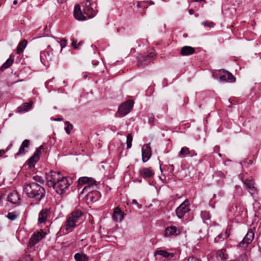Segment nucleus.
Listing matches in <instances>:
<instances>
[{"instance_id":"obj_1","label":"nucleus","mask_w":261,"mask_h":261,"mask_svg":"<svg viewBox=\"0 0 261 261\" xmlns=\"http://www.w3.org/2000/svg\"><path fill=\"white\" fill-rule=\"evenodd\" d=\"M23 191L28 197L37 202L40 201L45 196V189L39 184L31 182L24 186Z\"/></svg>"},{"instance_id":"obj_2","label":"nucleus","mask_w":261,"mask_h":261,"mask_svg":"<svg viewBox=\"0 0 261 261\" xmlns=\"http://www.w3.org/2000/svg\"><path fill=\"white\" fill-rule=\"evenodd\" d=\"M83 213L78 210H74L67 217L64 226L60 229V231L64 234L68 233L73 230L79 225V222L82 220Z\"/></svg>"},{"instance_id":"obj_3","label":"nucleus","mask_w":261,"mask_h":261,"mask_svg":"<svg viewBox=\"0 0 261 261\" xmlns=\"http://www.w3.org/2000/svg\"><path fill=\"white\" fill-rule=\"evenodd\" d=\"M71 183V178L63 176L62 178L57 181L53 188L58 194L62 195Z\"/></svg>"},{"instance_id":"obj_4","label":"nucleus","mask_w":261,"mask_h":261,"mask_svg":"<svg viewBox=\"0 0 261 261\" xmlns=\"http://www.w3.org/2000/svg\"><path fill=\"white\" fill-rule=\"evenodd\" d=\"M63 175L60 172L51 170L46 173V180L47 185L48 187H53L55 184L58 181Z\"/></svg>"},{"instance_id":"obj_5","label":"nucleus","mask_w":261,"mask_h":261,"mask_svg":"<svg viewBox=\"0 0 261 261\" xmlns=\"http://www.w3.org/2000/svg\"><path fill=\"white\" fill-rule=\"evenodd\" d=\"M96 8V4L95 3V1L87 0L85 7L83 9L84 13L86 14L88 17L92 18L97 13V11L95 9Z\"/></svg>"},{"instance_id":"obj_6","label":"nucleus","mask_w":261,"mask_h":261,"mask_svg":"<svg viewBox=\"0 0 261 261\" xmlns=\"http://www.w3.org/2000/svg\"><path fill=\"white\" fill-rule=\"evenodd\" d=\"M244 187L253 197H255L258 194V190L255 186L254 180L252 178L242 180Z\"/></svg>"},{"instance_id":"obj_7","label":"nucleus","mask_w":261,"mask_h":261,"mask_svg":"<svg viewBox=\"0 0 261 261\" xmlns=\"http://www.w3.org/2000/svg\"><path fill=\"white\" fill-rule=\"evenodd\" d=\"M155 56L153 53H150L147 55H140L138 57L137 66L140 68H144L146 66L151 63Z\"/></svg>"},{"instance_id":"obj_8","label":"nucleus","mask_w":261,"mask_h":261,"mask_svg":"<svg viewBox=\"0 0 261 261\" xmlns=\"http://www.w3.org/2000/svg\"><path fill=\"white\" fill-rule=\"evenodd\" d=\"M53 49L50 46L48 45L45 50L41 51L40 61L44 65L46 66L47 64L53 60Z\"/></svg>"},{"instance_id":"obj_9","label":"nucleus","mask_w":261,"mask_h":261,"mask_svg":"<svg viewBox=\"0 0 261 261\" xmlns=\"http://www.w3.org/2000/svg\"><path fill=\"white\" fill-rule=\"evenodd\" d=\"M133 106L134 102L132 100H127L119 107L117 113L120 117H124L130 112Z\"/></svg>"},{"instance_id":"obj_10","label":"nucleus","mask_w":261,"mask_h":261,"mask_svg":"<svg viewBox=\"0 0 261 261\" xmlns=\"http://www.w3.org/2000/svg\"><path fill=\"white\" fill-rule=\"evenodd\" d=\"M46 233L42 230L34 232L30 239L28 247L30 248L33 247L43 239Z\"/></svg>"},{"instance_id":"obj_11","label":"nucleus","mask_w":261,"mask_h":261,"mask_svg":"<svg viewBox=\"0 0 261 261\" xmlns=\"http://www.w3.org/2000/svg\"><path fill=\"white\" fill-rule=\"evenodd\" d=\"M254 237V233L251 229L248 230L245 237L238 245V247L246 248L251 243Z\"/></svg>"},{"instance_id":"obj_12","label":"nucleus","mask_w":261,"mask_h":261,"mask_svg":"<svg viewBox=\"0 0 261 261\" xmlns=\"http://www.w3.org/2000/svg\"><path fill=\"white\" fill-rule=\"evenodd\" d=\"M190 211L189 201L186 199L176 209V214L178 218L181 219Z\"/></svg>"},{"instance_id":"obj_13","label":"nucleus","mask_w":261,"mask_h":261,"mask_svg":"<svg viewBox=\"0 0 261 261\" xmlns=\"http://www.w3.org/2000/svg\"><path fill=\"white\" fill-rule=\"evenodd\" d=\"M181 229L179 227L171 225L166 227L164 236L166 238L177 237L181 233Z\"/></svg>"},{"instance_id":"obj_14","label":"nucleus","mask_w":261,"mask_h":261,"mask_svg":"<svg viewBox=\"0 0 261 261\" xmlns=\"http://www.w3.org/2000/svg\"><path fill=\"white\" fill-rule=\"evenodd\" d=\"M221 73H224L223 75H220L219 80L221 82L233 83L236 81V79L233 75L228 71L224 69L220 70Z\"/></svg>"},{"instance_id":"obj_15","label":"nucleus","mask_w":261,"mask_h":261,"mask_svg":"<svg viewBox=\"0 0 261 261\" xmlns=\"http://www.w3.org/2000/svg\"><path fill=\"white\" fill-rule=\"evenodd\" d=\"M152 154L151 147L148 144H145L142 147V158L144 163L147 162Z\"/></svg>"},{"instance_id":"obj_16","label":"nucleus","mask_w":261,"mask_h":261,"mask_svg":"<svg viewBox=\"0 0 261 261\" xmlns=\"http://www.w3.org/2000/svg\"><path fill=\"white\" fill-rule=\"evenodd\" d=\"M101 196V193L97 190H91L86 195L87 200L92 202L98 201Z\"/></svg>"},{"instance_id":"obj_17","label":"nucleus","mask_w":261,"mask_h":261,"mask_svg":"<svg viewBox=\"0 0 261 261\" xmlns=\"http://www.w3.org/2000/svg\"><path fill=\"white\" fill-rule=\"evenodd\" d=\"M73 14L75 18L80 21L87 20V17L82 13L80 5L76 4L74 6Z\"/></svg>"},{"instance_id":"obj_18","label":"nucleus","mask_w":261,"mask_h":261,"mask_svg":"<svg viewBox=\"0 0 261 261\" xmlns=\"http://www.w3.org/2000/svg\"><path fill=\"white\" fill-rule=\"evenodd\" d=\"M125 214L122 212L119 206H117L114 211L113 219L115 222H121L123 219Z\"/></svg>"},{"instance_id":"obj_19","label":"nucleus","mask_w":261,"mask_h":261,"mask_svg":"<svg viewBox=\"0 0 261 261\" xmlns=\"http://www.w3.org/2000/svg\"><path fill=\"white\" fill-rule=\"evenodd\" d=\"M79 185L80 186L86 185H96V181L92 177H88L86 176L81 177L78 180Z\"/></svg>"},{"instance_id":"obj_20","label":"nucleus","mask_w":261,"mask_h":261,"mask_svg":"<svg viewBox=\"0 0 261 261\" xmlns=\"http://www.w3.org/2000/svg\"><path fill=\"white\" fill-rule=\"evenodd\" d=\"M140 174L144 178H149L152 177L154 172L151 168H142L139 171Z\"/></svg>"},{"instance_id":"obj_21","label":"nucleus","mask_w":261,"mask_h":261,"mask_svg":"<svg viewBox=\"0 0 261 261\" xmlns=\"http://www.w3.org/2000/svg\"><path fill=\"white\" fill-rule=\"evenodd\" d=\"M20 200L18 193L14 191L10 193L7 197V201L15 204L18 203Z\"/></svg>"},{"instance_id":"obj_22","label":"nucleus","mask_w":261,"mask_h":261,"mask_svg":"<svg viewBox=\"0 0 261 261\" xmlns=\"http://www.w3.org/2000/svg\"><path fill=\"white\" fill-rule=\"evenodd\" d=\"M50 213V212L49 209L44 208L42 210L39 214L38 223H45L46 219L49 215Z\"/></svg>"},{"instance_id":"obj_23","label":"nucleus","mask_w":261,"mask_h":261,"mask_svg":"<svg viewBox=\"0 0 261 261\" xmlns=\"http://www.w3.org/2000/svg\"><path fill=\"white\" fill-rule=\"evenodd\" d=\"M30 145V140L28 139L24 140L21 143L18 151L15 154V156L23 155L27 152L25 150V148H28Z\"/></svg>"},{"instance_id":"obj_24","label":"nucleus","mask_w":261,"mask_h":261,"mask_svg":"<svg viewBox=\"0 0 261 261\" xmlns=\"http://www.w3.org/2000/svg\"><path fill=\"white\" fill-rule=\"evenodd\" d=\"M195 48L190 46L182 47L180 50V54L182 56H189L195 53Z\"/></svg>"},{"instance_id":"obj_25","label":"nucleus","mask_w":261,"mask_h":261,"mask_svg":"<svg viewBox=\"0 0 261 261\" xmlns=\"http://www.w3.org/2000/svg\"><path fill=\"white\" fill-rule=\"evenodd\" d=\"M14 60V55L11 54L10 57L0 67V71H3L5 69L9 68L13 63Z\"/></svg>"},{"instance_id":"obj_26","label":"nucleus","mask_w":261,"mask_h":261,"mask_svg":"<svg viewBox=\"0 0 261 261\" xmlns=\"http://www.w3.org/2000/svg\"><path fill=\"white\" fill-rule=\"evenodd\" d=\"M74 258L75 261H88V256L84 253H76L74 255Z\"/></svg>"},{"instance_id":"obj_27","label":"nucleus","mask_w":261,"mask_h":261,"mask_svg":"<svg viewBox=\"0 0 261 261\" xmlns=\"http://www.w3.org/2000/svg\"><path fill=\"white\" fill-rule=\"evenodd\" d=\"M39 160V158H37L34 155H32L27 161V163L29 167H34L36 163Z\"/></svg>"},{"instance_id":"obj_28","label":"nucleus","mask_w":261,"mask_h":261,"mask_svg":"<svg viewBox=\"0 0 261 261\" xmlns=\"http://www.w3.org/2000/svg\"><path fill=\"white\" fill-rule=\"evenodd\" d=\"M32 106V103H24L17 108V112L19 113L25 112L29 110Z\"/></svg>"},{"instance_id":"obj_29","label":"nucleus","mask_w":261,"mask_h":261,"mask_svg":"<svg viewBox=\"0 0 261 261\" xmlns=\"http://www.w3.org/2000/svg\"><path fill=\"white\" fill-rule=\"evenodd\" d=\"M27 45V41L25 40H23L21 42H20L17 47L16 49V54H20L23 51L24 49L25 48Z\"/></svg>"},{"instance_id":"obj_30","label":"nucleus","mask_w":261,"mask_h":261,"mask_svg":"<svg viewBox=\"0 0 261 261\" xmlns=\"http://www.w3.org/2000/svg\"><path fill=\"white\" fill-rule=\"evenodd\" d=\"M216 256L223 260H225L228 257V255L226 253V250L225 249L218 250L216 252Z\"/></svg>"},{"instance_id":"obj_31","label":"nucleus","mask_w":261,"mask_h":261,"mask_svg":"<svg viewBox=\"0 0 261 261\" xmlns=\"http://www.w3.org/2000/svg\"><path fill=\"white\" fill-rule=\"evenodd\" d=\"M154 254L162 255V256L165 257V258H169L170 257H171L173 256V254L170 253L168 252L167 251H166L165 250H158V251H155L154 253Z\"/></svg>"},{"instance_id":"obj_32","label":"nucleus","mask_w":261,"mask_h":261,"mask_svg":"<svg viewBox=\"0 0 261 261\" xmlns=\"http://www.w3.org/2000/svg\"><path fill=\"white\" fill-rule=\"evenodd\" d=\"M189 154H190L189 148L187 147H183L181 148L178 156L180 158H184L186 155H189Z\"/></svg>"},{"instance_id":"obj_33","label":"nucleus","mask_w":261,"mask_h":261,"mask_svg":"<svg viewBox=\"0 0 261 261\" xmlns=\"http://www.w3.org/2000/svg\"><path fill=\"white\" fill-rule=\"evenodd\" d=\"M201 217L204 223H206V221L209 220L211 218L210 213L206 211H203L201 212Z\"/></svg>"},{"instance_id":"obj_34","label":"nucleus","mask_w":261,"mask_h":261,"mask_svg":"<svg viewBox=\"0 0 261 261\" xmlns=\"http://www.w3.org/2000/svg\"><path fill=\"white\" fill-rule=\"evenodd\" d=\"M32 178L35 181V182H36L37 184H39L41 186L43 185L44 184V179L42 176L36 175L33 176Z\"/></svg>"},{"instance_id":"obj_35","label":"nucleus","mask_w":261,"mask_h":261,"mask_svg":"<svg viewBox=\"0 0 261 261\" xmlns=\"http://www.w3.org/2000/svg\"><path fill=\"white\" fill-rule=\"evenodd\" d=\"M71 40L72 41L71 45L74 49H79L80 48V46H81L83 45V42L82 41H80L78 44H77L76 39H75L74 38H72L71 39Z\"/></svg>"},{"instance_id":"obj_36","label":"nucleus","mask_w":261,"mask_h":261,"mask_svg":"<svg viewBox=\"0 0 261 261\" xmlns=\"http://www.w3.org/2000/svg\"><path fill=\"white\" fill-rule=\"evenodd\" d=\"M94 186V185H89L85 186L82 190V191L81 192V195L84 194V193L86 194L88 193V192H90L91 190H93V188Z\"/></svg>"},{"instance_id":"obj_37","label":"nucleus","mask_w":261,"mask_h":261,"mask_svg":"<svg viewBox=\"0 0 261 261\" xmlns=\"http://www.w3.org/2000/svg\"><path fill=\"white\" fill-rule=\"evenodd\" d=\"M213 177L214 179L216 178L217 177L223 179L225 177V175L223 172L221 171H217L214 173L213 175Z\"/></svg>"},{"instance_id":"obj_38","label":"nucleus","mask_w":261,"mask_h":261,"mask_svg":"<svg viewBox=\"0 0 261 261\" xmlns=\"http://www.w3.org/2000/svg\"><path fill=\"white\" fill-rule=\"evenodd\" d=\"M132 141H133V136L131 134H128L126 137L127 148H130L132 147Z\"/></svg>"},{"instance_id":"obj_39","label":"nucleus","mask_w":261,"mask_h":261,"mask_svg":"<svg viewBox=\"0 0 261 261\" xmlns=\"http://www.w3.org/2000/svg\"><path fill=\"white\" fill-rule=\"evenodd\" d=\"M7 218L11 221L15 220L18 217L16 212H9L6 216Z\"/></svg>"},{"instance_id":"obj_40","label":"nucleus","mask_w":261,"mask_h":261,"mask_svg":"<svg viewBox=\"0 0 261 261\" xmlns=\"http://www.w3.org/2000/svg\"><path fill=\"white\" fill-rule=\"evenodd\" d=\"M66 126L65 127V130L67 134H70L71 130L72 129L73 126L68 121L66 122Z\"/></svg>"},{"instance_id":"obj_41","label":"nucleus","mask_w":261,"mask_h":261,"mask_svg":"<svg viewBox=\"0 0 261 261\" xmlns=\"http://www.w3.org/2000/svg\"><path fill=\"white\" fill-rule=\"evenodd\" d=\"M137 6L138 8L146 9L148 8V2L146 1L138 2Z\"/></svg>"},{"instance_id":"obj_42","label":"nucleus","mask_w":261,"mask_h":261,"mask_svg":"<svg viewBox=\"0 0 261 261\" xmlns=\"http://www.w3.org/2000/svg\"><path fill=\"white\" fill-rule=\"evenodd\" d=\"M202 25L209 28H213L215 23L213 21H204L202 22Z\"/></svg>"},{"instance_id":"obj_43","label":"nucleus","mask_w":261,"mask_h":261,"mask_svg":"<svg viewBox=\"0 0 261 261\" xmlns=\"http://www.w3.org/2000/svg\"><path fill=\"white\" fill-rule=\"evenodd\" d=\"M43 147V145H41L39 147L37 148L33 155H34V156H36L37 158H40V155L41 154V149H42Z\"/></svg>"},{"instance_id":"obj_44","label":"nucleus","mask_w":261,"mask_h":261,"mask_svg":"<svg viewBox=\"0 0 261 261\" xmlns=\"http://www.w3.org/2000/svg\"><path fill=\"white\" fill-rule=\"evenodd\" d=\"M148 123L150 124H152L154 120V116L153 114H148Z\"/></svg>"},{"instance_id":"obj_45","label":"nucleus","mask_w":261,"mask_h":261,"mask_svg":"<svg viewBox=\"0 0 261 261\" xmlns=\"http://www.w3.org/2000/svg\"><path fill=\"white\" fill-rule=\"evenodd\" d=\"M23 261H33L31 255L29 254H25L22 256Z\"/></svg>"},{"instance_id":"obj_46","label":"nucleus","mask_w":261,"mask_h":261,"mask_svg":"<svg viewBox=\"0 0 261 261\" xmlns=\"http://www.w3.org/2000/svg\"><path fill=\"white\" fill-rule=\"evenodd\" d=\"M60 46L61 47V51L62 50L63 48H64L66 46L67 41L65 39H62L60 40Z\"/></svg>"},{"instance_id":"obj_47","label":"nucleus","mask_w":261,"mask_h":261,"mask_svg":"<svg viewBox=\"0 0 261 261\" xmlns=\"http://www.w3.org/2000/svg\"><path fill=\"white\" fill-rule=\"evenodd\" d=\"M167 171L169 173H172L174 171V165L173 164H172V165L169 164L167 167Z\"/></svg>"},{"instance_id":"obj_48","label":"nucleus","mask_w":261,"mask_h":261,"mask_svg":"<svg viewBox=\"0 0 261 261\" xmlns=\"http://www.w3.org/2000/svg\"><path fill=\"white\" fill-rule=\"evenodd\" d=\"M224 239L223 234H219L215 238V242L217 243L219 241H222Z\"/></svg>"},{"instance_id":"obj_49","label":"nucleus","mask_w":261,"mask_h":261,"mask_svg":"<svg viewBox=\"0 0 261 261\" xmlns=\"http://www.w3.org/2000/svg\"><path fill=\"white\" fill-rule=\"evenodd\" d=\"M132 204L136 205L138 208L140 209L142 208V206L141 204H139L136 199H133L132 200Z\"/></svg>"},{"instance_id":"obj_50","label":"nucleus","mask_w":261,"mask_h":261,"mask_svg":"<svg viewBox=\"0 0 261 261\" xmlns=\"http://www.w3.org/2000/svg\"><path fill=\"white\" fill-rule=\"evenodd\" d=\"M188 261H200L197 258L194 257V256H191L189 257Z\"/></svg>"},{"instance_id":"obj_51","label":"nucleus","mask_w":261,"mask_h":261,"mask_svg":"<svg viewBox=\"0 0 261 261\" xmlns=\"http://www.w3.org/2000/svg\"><path fill=\"white\" fill-rule=\"evenodd\" d=\"M215 201L213 200V199H211L209 202V205L212 208L215 207Z\"/></svg>"},{"instance_id":"obj_52","label":"nucleus","mask_w":261,"mask_h":261,"mask_svg":"<svg viewBox=\"0 0 261 261\" xmlns=\"http://www.w3.org/2000/svg\"><path fill=\"white\" fill-rule=\"evenodd\" d=\"M197 153L195 152L194 150H190V154H189V156H194L195 155H196Z\"/></svg>"},{"instance_id":"obj_53","label":"nucleus","mask_w":261,"mask_h":261,"mask_svg":"<svg viewBox=\"0 0 261 261\" xmlns=\"http://www.w3.org/2000/svg\"><path fill=\"white\" fill-rule=\"evenodd\" d=\"M92 63L94 66H96L98 64L99 62L97 60H93Z\"/></svg>"},{"instance_id":"obj_54","label":"nucleus","mask_w":261,"mask_h":261,"mask_svg":"<svg viewBox=\"0 0 261 261\" xmlns=\"http://www.w3.org/2000/svg\"><path fill=\"white\" fill-rule=\"evenodd\" d=\"M189 13L190 15H193L194 14L195 11L193 9H191L189 10Z\"/></svg>"},{"instance_id":"obj_55","label":"nucleus","mask_w":261,"mask_h":261,"mask_svg":"<svg viewBox=\"0 0 261 261\" xmlns=\"http://www.w3.org/2000/svg\"><path fill=\"white\" fill-rule=\"evenodd\" d=\"M5 152L6 151L4 150H0V156H2Z\"/></svg>"},{"instance_id":"obj_56","label":"nucleus","mask_w":261,"mask_h":261,"mask_svg":"<svg viewBox=\"0 0 261 261\" xmlns=\"http://www.w3.org/2000/svg\"><path fill=\"white\" fill-rule=\"evenodd\" d=\"M147 2H148V5H153L154 4V2H153L152 1H148Z\"/></svg>"},{"instance_id":"obj_57","label":"nucleus","mask_w":261,"mask_h":261,"mask_svg":"<svg viewBox=\"0 0 261 261\" xmlns=\"http://www.w3.org/2000/svg\"><path fill=\"white\" fill-rule=\"evenodd\" d=\"M58 3L62 4L66 1V0H57Z\"/></svg>"},{"instance_id":"obj_58","label":"nucleus","mask_w":261,"mask_h":261,"mask_svg":"<svg viewBox=\"0 0 261 261\" xmlns=\"http://www.w3.org/2000/svg\"><path fill=\"white\" fill-rule=\"evenodd\" d=\"M62 120V118H58L54 119V121H61Z\"/></svg>"},{"instance_id":"obj_59","label":"nucleus","mask_w":261,"mask_h":261,"mask_svg":"<svg viewBox=\"0 0 261 261\" xmlns=\"http://www.w3.org/2000/svg\"><path fill=\"white\" fill-rule=\"evenodd\" d=\"M194 2H204V3H205V0H195Z\"/></svg>"},{"instance_id":"obj_60","label":"nucleus","mask_w":261,"mask_h":261,"mask_svg":"<svg viewBox=\"0 0 261 261\" xmlns=\"http://www.w3.org/2000/svg\"><path fill=\"white\" fill-rule=\"evenodd\" d=\"M88 75L86 74H83V77L84 79H86Z\"/></svg>"},{"instance_id":"obj_61","label":"nucleus","mask_w":261,"mask_h":261,"mask_svg":"<svg viewBox=\"0 0 261 261\" xmlns=\"http://www.w3.org/2000/svg\"><path fill=\"white\" fill-rule=\"evenodd\" d=\"M18 2L17 0H14L13 2V5H16L17 4Z\"/></svg>"},{"instance_id":"obj_62","label":"nucleus","mask_w":261,"mask_h":261,"mask_svg":"<svg viewBox=\"0 0 261 261\" xmlns=\"http://www.w3.org/2000/svg\"><path fill=\"white\" fill-rule=\"evenodd\" d=\"M216 197V195L215 194H214L213 195V197L212 199H213V200H214V199H215Z\"/></svg>"},{"instance_id":"obj_63","label":"nucleus","mask_w":261,"mask_h":261,"mask_svg":"<svg viewBox=\"0 0 261 261\" xmlns=\"http://www.w3.org/2000/svg\"><path fill=\"white\" fill-rule=\"evenodd\" d=\"M137 181L139 182H142V179H138Z\"/></svg>"},{"instance_id":"obj_64","label":"nucleus","mask_w":261,"mask_h":261,"mask_svg":"<svg viewBox=\"0 0 261 261\" xmlns=\"http://www.w3.org/2000/svg\"><path fill=\"white\" fill-rule=\"evenodd\" d=\"M195 16L196 17H198L199 14L196 13V14H195Z\"/></svg>"}]
</instances>
